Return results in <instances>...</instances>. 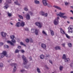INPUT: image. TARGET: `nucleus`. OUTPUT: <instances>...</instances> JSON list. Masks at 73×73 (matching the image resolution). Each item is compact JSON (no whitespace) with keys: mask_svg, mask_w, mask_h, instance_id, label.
I'll use <instances>...</instances> for the list:
<instances>
[{"mask_svg":"<svg viewBox=\"0 0 73 73\" xmlns=\"http://www.w3.org/2000/svg\"><path fill=\"white\" fill-rule=\"evenodd\" d=\"M29 59L32 60V57L31 56L29 57Z\"/></svg>","mask_w":73,"mask_h":73,"instance_id":"nucleus-61","label":"nucleus"},{"mask_svg":"<svg viewBox=\"0 0 73 73\" xmlns=\"http://www.w3.org/2000/svg\"><path fill=\"white\" fill-rule=\"evenodd\" d=\"M26 42H29V39L28 38H27L26 39Z\"/></svg>","mask_w":73,"mask_h":73,"instance_id":"nucleus-46","label":"nucleus"},{"mask_svg":"<svg viewBox=\"0 0 73 73\" xmlns=\"http://www.w3.org/2000/svg\"><path fill=\"white\" fill-rule=\"evenodd\" d=\"M20 25L22 27H24L25 25V22L22 21Z\"/></svg>","mask_w":73,"mask_h":73,"instance_id":"nucleus-19","label":"nucleus"},{"mask_svg":"<svg viewBox=\"0 0 73 73\" xmlns=\"http://www.w3.org/2000/svg\"><path fill=\"white\" fill-rule=\"evenodd\" d=\"M29 13L30 14V15H31V16H32V15L33 14V12H31V11H29Z\"/></svg>","mask_w":73,"mask_h":73,"instance_id":"nucleus-44","label":"nucleus"},{"mask_svg":"<svg viewBox=\"0 0 73 73\" xmlns=\"http://www.w3.org/2000/svg\"><path fill=\"white\" fill-rule=\"evenodd\" d=\"M54 7L55 8H56V9H59V10H61V8L60 7H58L57 6H54Z\"/></svg>","mask_w":73,"mask_h":73,"instance_id":"nucleus-15","label":"nucleus"},{"mask_svg":"<svg viewBox=\"0 0 73 73\" xmlns=\"http://www.w3.org/2000/svg\"><path fill=\"white\" fill-rule=\"evenodd\" d=\"M70 66L72 68V67H73V64H72L71 63H70Z\"/></svg>","mask_w":73,"mask_h":73,"instance_id":"nucleus-55","label":"nucleus"},{"mask_svg":"<svg viewBox=\"0 0 73 73\" xmlns=\"http://www.w3.org/2000/svg\"><path fill=\"white\" fill-rule=\"evenodd\" d=\"M11 66H13V73H15L17 70V64L16 63H13L11 64Z\"/></svg>","mask_w":73,"mask_h":73,"instance_id":"nucleus-1","label":"nucleus"},{"mask_svg":"<svg viewBox=\"0 0 73 73\" xmlns=\"http://www.w3.org/2000/svg\"><path fill=\"white\" fill-rule=\"evenodd\" d=\"M25 68H26V69H28L29 68H30L31 67V65H27L25 66Z\"/></svg>","mask_w":73,"mask_h":73,"instance_id":"nucleus-27","label":"nucleus"},{"mask_svg":"<svg viewBox=\"0 0 73 73\" xmlns=\"http://www.w3.org/2000/svg\"><path fill=\"white\" fill-rule=\"evenodd\" d=\"M10 44H11V45H14V44H13V43H12L11 42L10 43Z\"/></svg>","mask_w":73,"mask_h":73,"instance_id":"nucleus-56","label":"nucleus"},{"mask_svg":"<svg viewBox=\"0 0 73 73\" xmlns=\"http://www.w3.org/2000/svg\"><path fill=\"white\" fill-rule=\"evenodd\" d=\"M60 14H58L57 13L56 14V15L57 16H60V17H61V16H62V15H64L65 14V13H61V12H60L59 13Z\"/></svg>","mask_w":73,"mask_h":73,"instance_id":"nucleus-9","label":"nucleus"},{"mask_svg":"<svg viewBox=\"0 0 73 73\" xmlns=\"http://www.w3.org/2000/svg\"><path fill=\"white\" fill-rule=\"evenodd\" d=\"M44 16H45V17H47L48 16V14L46 13V14H44Z\"/></svg>","mask_w":73,"mask_h":73,"instance_id":"nucleus-49","label":"nucleus"},{"mask_svg":"<svg viewBox=\"0 0 73 73\" xmlns=\"http://www.w3.org/2000/svg\"><path fill=\"white\" fill-rule=\"evenodd\" d=\"M46 57H49V56L48 55L46 54Z\"/></svg>","mask_w":73,"mask_h":73,"instance_id":"nucleus-60","label":"nucleus"},{"mask_svg":"<svg viewBox=\"0 0 73 73\" xmlns=\"http://www.w3.org/2000/svg\"><path fill=\"white\" fill-rule=\"evenodd\" d=\"M51 35V36H54V32L52 30H50Z\"/></svg>","mask_w":73,"mask_h":73,"instance_id":"nucleus-24","label":"nucleus"},{"mask_svg":"<svg viewBox=\"0 0 73 73\" xmlns=\"http://www.w3.org/2000/svg\"><path fill=\"white\" fill-rule=\"evenodd\" d=\"M40 57L41 59H44V56L43 55H41L40 56Z\"/></svg>","mask_w":73,"mask_h":73,"instance_id":"nucleus-25","label":"nucleus"},{"mask_svg":"<svg viewBox=\"0 0 73 73\" xmlns=\"http://www.w3.org/2000/svg\"><path fill=\"white\" fill-rule=\"evenodd\" d=\"M65 5H68V3L67 2H65Z\"/></svg>","mask_w":73,"mask_h":73,"instance_id":"nucleus-54","label":"nucleus"},{"mask_svg":"<svg viewBox=\"0 0 73 73\" xmlns=\"http://www.w3.org/2000/svg\"><path fill=\"white\" fill-rule=\"evenodd\" d=\"M29 41H30V42H33V40H32V39L31 38L30 40H29Z\"/></svg>","mask_w":73,"mask_h":73,"instance_id":"nucleus-50","label":"nucleus"},{"mask_svg":"<svg viewBox=\"0 0 73 73\" xmlns=\"http://www.w3.org/2000/svg\"><path fill=\"white\" fill-rule=\"evenodd\" d=\"M14 4H15L16 5H20V4L19 3L18 1H16L14 2Z\"/></svg>","mask_w":73,"mask_h":73,"instance_id":"nucleus-28","label":"nucleus"},{"mask_svg":"<svg viewBox=\"0 0 73 73\" xmlns=\"http://www.w3.org/2000/svg\"><path fill=\"white\" fill-rule=\"evenodd\" d=\"M68 32L69 33H73V26L71 25H70L69 27L68 28Z\"/></svg>","mask_w":73,"mask_h":73,"instance_id":"nucleus-3","label":"nucleus"},{"mask_svg":"<svg viewBox=\"0 0 73 73\" xmlns=\"http://www.w3.org/2000/svg\"><path fill=\"white\" fill-rule=\"evenodd\" d=\"M70 64H73V60H72L71 61Z\"/></svg>","mask_w":73,"mask_h":73,"instance_id":"nucleus-63","label":"nucleus"},{"mask_svg":"<svg viewBox=\"0 0 73 73\" xmlns=\"http://www.w3.org/2000/svg\"><path fill=\"white\" fill-rule=\"evenodd\" d=\"M4 44V43L3 42H0V46H2V45H3Z\"/></svg>","mask_w":73,"mask_h":73,"instance_id":"nucleus-51","label":"nucleus"},{"mask_svg":"<svg viewBox=\"0 0 73 73\" xmlns=\"http://www.w3.org/2000/svg\"><path fill=\"white\" fill-rule=\"evenodd\" d=\"M60 32L62 33V34H65V32L63 30L62 28H61L60 29Z\"/></svg>","mask_w":73,"mask_h":73,"instance_id":"nucleus-20","label":"nucleus"},{"mask_svg":"<svg viewBox=\"0 0 73 73\" xmlns=\"http://www.w3.org/2000/svg\"><path fill=\"white\" fill-rule=\"evenodd\" d=\"M7 14L9 17H11L12 16V14L11 13H9V12H8Z\"/></svg>","mask_w":73,"mask_h":73,"instance_id":"nucleus-35","label":"nucleus"},{"mask_svg":"<svg viewBox=\"0 0 73 73\" xmlns=\"http://www.w3.org/2000/svg\"><path fill=\"white\" fill-rule=\"evenodd\" d=\"M60 19L59 17H58L54 21V24L55 25H57L58 24V20Z\"/></svg>","mask_w":73,"mask_h":73,"instance_id":"nucleus-4","label":"nucleus"},{"mask_svg":"<svg viewBox=\"0 0 73 73\" xmlns=\"http://www.w3.org/2000/svg\"><path fill=\"white\" fill-rule=\"evenodd\" d=\"M21 52H22V53H24V51L23 50H21Z\"/></svg>","mask_w":73,"mask_h":73,"instance_id":"nucleus-58","label":"nucleus"},{"mask_svg":"<svg viewBox=\"0 0 73 73\" xmlns=\"http://www.w3.org/2000/svg\"><path fill=\"white\" fill-rule=\"evenodd\" d=\"M34 3L35 4H36L37 5L39 4H40V1H34Z\"/></svg>","mask_w":73,"mask_h":73,"instance_id":"nucleus-17","label":"nucleus"},{"mask_svg":"<svg viewBox=\"0 0 73 73\" xmlns=\"http://www.w3.org/2000/svg\"><path fill=\"white\" fill-rule=\"evenodd\" d=\"M24 9L25 11H28V9L27 7L24 8Z\"/></svg>","mask_w":73,"mask_h":73,"instance_id":"nucleus-42","label":"nucleus"},{"mask_svg":"<svg viewBox=\"0 0 73 73\" xmlns=\"http://www.w3.org/2000/svg\"><path fill=\"white\" fill-rule=\"evenodd\" d=\"M4 64L2 62L0 63V68H3Z\"/></svg>","mask_w":73,"mask_h":73,"instance_id":"nucleus-22","label":"nucleus"},{"mask_svg":"<svg viewBox=\"0 0 73 73\" xmlns=\"http://www.w3.org/2000/svg\"><path fill=\"white\" fill-rule=\"evenodd\" d=\"M19 51H19V50L16 49L15 50V53H18L19 52Z\"/></svg>","mask_w":73,"mask_h":73,"instance_id":"nucleus-33","label":"nucleus"},{"mask_svg":"<svg viewBox=\"0 0 73 73\" xmlns=\"http://www.w3.org/2000/svg\"><path fill=\"white\" fill-rule=\"evenodd\" d=\"M35 30H36V29H32L31 30V32L32 33H35Z\"/></svg>","mask_w":73,"mask_h":73,"instance_id":"nucleus-30","label":"nucleus"},{"mask_svg":"<svg viewBox=\"0 0 73 73\" xmlns=\"http://www.w3.org/2000/svg\"><path fill=\"white\" fill-rule=\"evenodd\" d=\"M20 25H21L20 23L18 22L17 23H16L15 26L17 27H19L20 26Z\"/></svg>","mask_w":73,"mask_h":73,"instance_id":"nucleus-14","label":"nucleus"},{"mask_svg":"<svg viewBox=\"0 0 73 73\" xmlns=\"http://www.w3.org/2000/svg\"><path fill=\"white\" fill-rule=\"evenodd\" d=\"M7 3L10 4L11 3V0H7L6 1Z\"/></svg>","mask_w":73,"mask_h":73,"instance_id":"nucleus-29","label":"nucleus"},{"mask_svg":"<svg viewBox=\"0 0 73 73\" xmlns=\"http://www.w3.org/2000/svg\"><path fill=\"white\" fill-rule=\"evenodd\" d=\"M70 12H72V14H73V11H72V10H70Z\"/></svg>","mask_w":73,"mask_h":73,"instance_id":"nucleus-64","label":"nucleus"},{"mask_svg":"<svg viewBox=\"0 0 73 73\" xmlns=\"http://www.w3.org/2000/svg\"><path fill=\"white\" fill-rule=\"evenodd\" d=\"M65 62H69V61H70V59L68 58H66L64 59Z\"/></svg>","mask_w":73,"mask_h":73,"instance_id":"nucleus-16","label":"nucleus"},{"mask_svg":"<svg viewBox=\"0 0 73 73\" xmlns=\"http://www.w3.org/2000/svg\"><path fill=\"white\" fill-rule=\"evenodd\" d=\"M4 8L5 9H7L8 8V4H6L5 5L4 7Z\"/></svg>","mask_w":73,"mask_h":73,"instance_id":"nucleus-26","label":"nucleus"},{"mask_svg":"<svg viewBox=\"0 0 73 73\" xmlns=\"http://www.w3.org/2000/svg\"><path fill=\"white\" fill-rule=\"evenodd\" d=\"M1 35L2 37H5L7 34L4 32H2L1 33Z\"/></svg>","mask_w":73,"mask_h":73,"instance_id":"nucleus-10","label":"nucleus"},{"mask_svg":"<svg viewBox=\"0 0 73 73\" xmlns=\"http://www.w3.org/2000/svg\"><path fill=\"white\" fill-rule=\"evenodd\" d=\"M20 44L21 45H24V46H25V45L23 43V42H20Z\"/></svg>","mask_w":73,"mask_h":73,"instance_id":"nucleus-47","label":"nucleus"},{"mask_svg":"<svg viewBox=\"0 0 73 73\" xmlns=\"http://www.w3.org/2000/svg\"><path fill=\"white\" fill-rule=\"evenodd\" d=\"M25 29L26 31H29V29H28V28H26Z\"/></svg>","mask_w":73,"mask_h":73,"instance_id":"nucleus-52","label":"nucleus"},{"mask_svg":"<svg viewBox=\"0 0 73 73\" xmlns=\"http://www.w3.org/2000/svg\"><path fill=\"white\" fill-rule=\"evenodd\" d=\"M18 48L19 49H21V46H18Z\"/></svg>","mask_w":73,"mask_h":73,"instance_id":"nucleus-59","label":"nucleus"},{"mask_svg":"<svg viewBox=\"0 0 73 73\" xmlns=\"http://www.w3.org/2000/svg\"><path fill=\"white\" fill-rule=\"evenodd\" d=\"M66 55H65V54H63V57H62V58L63 59H66Z\"/></svg>","mask_w":73,"mask_h":73,"instance_id":"nucleus-36","label":"nucleus"},{"mask_svg":"<svg viewBox=\"0 0 73 73\" xmlns=\"http://www.w3.org/2000/svg\"><path fill=\"white\" fill-rule=\"evenodd\" d=\"M10 37L11 38V39H14L15 38V35H11L10 36Z\"/></svg>","mask_w":73,"mask_h":73,"instance_id":"nucleus-32","label":"nucleus"},{"mask_svg":"<svg viewBox=\"0 0 73 73\" xmlns=\"http://www.w3.org/2000/svg\"><path fill=\"white\" fill-rule=\"evenodd\" d=\"M62 46L63 47H65V43H63L62 44Z\"/></svg>","mask_w":73,"mask_h":73,"instance_id":"nucleus-45","label":"nucleus"},{"mask_svg":"<svg viewBox=\"0 0 73 73\" xmlns=\"http://www.w3.org/2000/svg\"><path fill=\"white\" fill-rule=\"evenodd\" d=\"M46 6H47L48 7H52V5H50L49 4L47 3V5H46Z\"/></svg>","mask_w":73,"mask_h":73,"instance_id":"nucleus-39","label":"nucleus"},{"mask_svg":"<svg viewBox=\"0 0 73 73\" xmlns=\"http://www.w3.org/2000/svg\"><path fill=\"white\" fill-rule=\"evenodd\" d=\"M20 71L21 73H23V72H25V70H24V69H23L21 70Z\"/></svg>","mask_w":73,"mask_h":73,"instance_id":"nucleus-41","label":"nucleus"},{"mask_svg":"<svg viewBox=\"0 0 73 73\" xmlns=\"http://www.w3.org/2000/svg\"><path fill=\"white\" fill-rule=\"evenodd\" d=\"M49 62L50 63H51V64H52V61H51V60H49Z\"/></svg>","mask_w":73,"mask_h":73,"instance_id":"nucleus-62","label":"nucleus"},{"mask_svg":"<svg viewBox=\"0 0 73 73\" xmlns=\"http://www.w3.org/2000/svg\"><path fill=\"white\" fill-rule=\"evenodd\" d=\"M7 43H8L9 44H11V42L10 41L8 40L7 41Z\"/></svg>","mask_w":73,"mask_h":73,"instance_id":"nucleus-53","label":"nucleus"},{"mask_svg":"<svg viewBox=\"0 0 73 73\" xmlns=\"http://www.w3.org/2000/svg\"><path fill=\"white\" fill-rule=\"evenodd\" d=\"M35 34L36 35V36H37V35H38V30L37 29H36L35 31Z\"/></svg>","mask_w":73,"mask_h":73,"instance_id":"nucleus-12","label":"nucleus"},{"mask_svg":"<svg viewBox=\"0 0 73 73\" xmlns=\"http://www.w3.org/2000/svg\"><path fill=\"white\" fill-rule=\"evenodd\" d=\"M45 67L46 68V69H49V68H48L46 65L45 66Z\"/></svg>","mask_w":73,"mask_h":73,"instance_id":"nucleus-57","label":"nucleus"},{"mask_svg":"<svg viewBox=\"0 0 73 73\" xmlns=\"http://www.w3.org/2000/svg\"><path fill=\"white\" fill-rule=\"evenodd\" d=\"M12 41L13 42H16V40L14 39H13L12 40Z\"/></svg>","mask_w":73,"mask_h":73,"instance_id":"nucleus-48","label":"nucleus"},{"mask_svg":"<svg viewBox=\"0 0 73 73\" xmlns=\"http://www.w3.org/2000/svg\"><path fill=\"white\" fill-rule=\"evenodd\" d=\"M43 4L44 6H46L48 5V1L47 0H42Z\"/></svg>","mask_w":73,"mask_h":73,"instance_id":"nucleus-7","label":"nucleus"},{"mask_svg":"<svg viewBox=\"0 0 73 73\" xmlns=\"http://www.w3.org/2000/svg\"><path fill=\"white\" fill-rule=\"evenodd\" d=\"M19 17H20V19H23V16H22L19 15Z\"/></svg>","mask_w":73,"mask_h":73,"instance_id":"nucleus-43","label":"nucleus"},{"mask_svg":"<svg viewBox=\"0 0 73 73\" xmlns=\"http://www.w3.org/2000/svg\"><path fill=\"white\" fill-rule=\"evenodd\" d=\"M4 48H9V46L7 45H5L4 46Z\"/></svg>","mask_w":73,"mask_h":73,"instance_id":"nucleus-40","label":"nucleus"},{"mask_svg":"<svg viewBox=\"0 0 73 73\" xmlns=\"http://www.w3.org/2000/svg\"><path fill=\"white\" fill-rule=\"evenodd\" d=\"M38 73H41V71H40V69L38 68H37L36 69Z\"/></svg>","mask_w":73,"mask_h":73,"instance_id":"nucleus-23","label":"nucleus"},{"mask_svg":"<svg viewBox=\"0 0 73 73\" xmlns=\"http://www.w3.org/2000/svg\"><path fill=\"white\" fill-rule=\"evenodd\" d=\"M55 48L56 50H61V47L60 46H56Z\"/></svg>","mask_w":73,"mask_h":73,"instance_id":"nucleus-13","label":"nucleus"},{"mask_svg":"<svg viewBox=\"0 0 73 73\" xmlns=\"http://www.w3.org/2000/svg\"><path fill=\"white\" fill-rule=\"evenodd\" d=\"M35 24L36 25V26H38V27L39 28H41L42 27V25L41 23L38 22L35 23Z\"/></svg>","mask_w":73,"mask_h":73,"instance_id":"nucleus-6","label":"nucleus"},{"mask_svg":"<svg viewBox=\"0 0 73 73\" xmlns=\"http://www.w3.org/2000/svg\"><path fill=\"white\" fill-rule=\"evenodd\" d=\"M42 33L44 35H46V36H47V34H46V32H45V31H44V30L42 31Z\"/></svg>","mask_w":73,"mask_h":73,"instance_id":"nucleus-34","label":"nucleus"},{"mask_svg":"<svg viewBox=\"0 0 73 73\" xmlns=\"http://www.w3.org/2000/svg\"><path fill=\"white\" fill-rule=\"evenodd\" d=\"M22 58L23 60V64L24 65H25L27 62H28V61L27 60V58L25 57L24 55H23L22 56Z\"/></svg>","mask_w":73,"mask_h":73,"instance_id":"nucleus-5","label":"nucleus"},{"mask_svg":"<svg viewBox=\"0 0 73 73\" xmlns=\"http://www.w3.org/2000/svg\"><path fill=\"white\" fill-rule=\"evenodd\" d=\"M44 13H44V12L42 11H41L40 12V14L41 15H42V16H44Z\"/></svg>","mask_w":73,"mask_h":73,"instance_id":"nucleus-31","label":"nucleus"},{"mask_svg":"<svg viewBox=\"0 0 73 73\" xmlns=\"http://www.w3.org/2000/svg\"><path fill=\"white\" fill-rule=\"evenodd\" d=\"M25 17L26 18L27 20H30V19L31 18V16H30V15L28 13H27L25 14Z\"/></svg>","mask_w":73,"mask_h":73,"instance_id":"nucleus-8","label":"nucleus"},{"mask_svg":"<svg viewBox=\"0 0 73 73\" xmlns=\"http://www.w3.org/2000/svg\"><path fill=\"white\" fill-rule=\"evenodd\" d=\"M4 56L8 57V54L7 53V51H3L2 54H0V58H3Z\"/></svg>","mask_w":73,"mask_h":73,"instance_id":"nucleus-2","label":"nucleus"},{"mask_svg":"<svg viewBox=\"0 0 73 73\" xmlns=\"http://www.w3.org/2000/svg\"><path fill=\"white\" fill-rule=\"evenodd\" d=\"M64 15H62L61 17H62V18H63V19H67L68 18V17L66 16H63Z\"/></svg>","mask_w":73,"mask_h":73,"instance_id":"nucleus-21","label":"nucleus"},{"mask_svg":"<svg viewBox=\"0 0 73 73\" xmlns=\"http://www.w3.org/2000/svg\"><path fill=\"white\" fill-rule=\"evenodd\" d=\"M63 68V66H60V68H59L60 70L61 71L62 70Z\"/></svg>","mask_w":73,"mask_h":73,"instance_id":"nucleus-38","label":"nucleus"},{"mask_svg":"<svg viewBox=\"0 0 73 73\" xmlns=\"http://www.w3.org/2000/svg\"><path fill=\"white\" fill-rule=\"evenodd\" d=\"M41 47L43 49H46V45L44 44H42L41 45Z\"/></svg>","mask_w":73,"mask_h":73,"instance_id":"nucleus-11","label":"nucleus"},{"mask_svg":"<svg viewBox=\"0 0 73 73\" xmlns=\"http://www.w3.org/2000/svg\"><path fill=\"white\" fill-rule=\"evenodd\" d=\"M67 45L70 48H71V47L72 46V43H68Z\"/></svg>","mask_w":73,"mask_h":73,"instance_id":"nucleus-18","label":"nucleus"},{"mask_svg":"<svg viewBox=\"0 0 73 73\" xmlns=\"http://www.w3.org/2000/svg\"><path fill=\"white\" fill-rule=\"evenodd\" d=\"M65 35L66 37L68 38H70V36H69L68 35L66 34H65Z\"/></svg>","mask_w":73,"mask_h":73,"instance_id":"nucleus-37","label":"nucleus"}]
</instances>
